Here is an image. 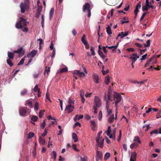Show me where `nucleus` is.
<instances>
[{
  "label": "nucleus",
  "mask_w": 161,
  "mask_h": 161,
  "mask_svg": "<svg viewBox=\"0 0 161 161\" xmlns=\"http://www.w3.org/2000/svg\"><path fill=\"white\" fill-rule=\"evenodd\" d=\"M112 93V90L110 88L108 89L107 94H105L104 96L105 100L106 101V109L107 112V117H109V115H110L112 113V109H109V101H112L111 100Z\"/></svg>",
  "instance_id": "nucleus-1"
},
{
  "label": "nucleus",
  "mask_w": 161,
  "mask_h": 161,
  "mask_svg": "<svg viewBox=\"0 0 161 161\" xmlns=\"http://www.w3.org/2000/svg\"><path fill=\"white\" fill-rule=\"evenodd\" d=\"M94 102L95 105L93 107V109L94 110V112L95 114H97V108H99L101 106V102L99 97L97 96L95 97Z\"/></svg>",
  "instance_id": "nucleus-2"
},
{
  "label": "nucleus",
  "mask_w": 161,
  "mask_h": 161,
  "mask_svg": "<svg viewBox=\"0 0 161 161\" xmlns=\"http://www.w3.org/2000/svg\"><path fill=\"white\" fill-rule=\"evenodd\" d=\"M21 12L22 13H24L26 10L29 8V3H26L25 1L24 3L22 2L20 5Z\"/></svg>",
  "instance_id": "nucleus-3"
},
{
  "label": "nucleus",
  "mask_w": 161,
  "mask_h": 161,
  "mask_svg": "<svg viewBox=\"0 0 161 161\" xmlns=\"http://www.w3.org/2000/svg\"><path fill=\"white\" fill-rule=\"evenodd\" d=\"M86 10L88 11V17H90L91 16V13L90 9V5L89 3H86L83 6V11L85 12Z\"/></svg>",
  "instance_id": "nucleus-4"
},
{
  "label": "nucleus",
  "mask_w": 161,
  "mask_h": 161,
  "mask_svg": "<svg viewBox=\"0 0 161 161\" xmlns=\"http://www.w3.org/2000/svg\"><path fill=\"white\" fill-rule=\"evenodd\" d=\"M113 98L115 101L120 103L121 101L122 97L120 94L117 93L116 92H114L113 95Z\"/></svg>",
  "instance_id": "nucleus-5"
},
{
  "label": "nucleus",
  "mask_w": 161,
  "mask_h": 161,
  "mask_svg": "<svg viewBox=\"0 0 161 161\" xmlns=\"http://www.w3.org/2000/svg\"><path fill=\"white\" fill-rule=\"evenodd\" d=\"M27 108L25 107L21 108L19 110V114L22 116H25L28 115L26 111Z\"/></svg>",
  "instance_id": "nucleus-6"
},
{
  "label": "nucleus",
  "mask_w": 161,
  "mask_h": 161,
  "mask_svg": "<svg viewBox=\"0 0 161 161\" xmlns=\"http://www.w3.org/2000/svg\"><path fill=\"white\" fill-rule=\"evenodd\" d=\"M117 111L115 114V118H114V115L113 114L111 115H109V117H108V121L109 123H112L113 122L114 119L115 120H116L117 119Z\"/></svg>",
  "instance_id": "nucleus-7"
},
{
  "label": "nucleus",
  "mask_w": 161,
  "mask_h": 161,
  "mask_svg": "<svg viewBox=\"0 0 161 161\" xmlns=\"http://www.w3.org/2000/svg\"><path fill=\"white\" fill-rule=\"evenodd\" d=\"M74 105H67L66 106L65 111H66L68 114L71 113L74 109Z\"/></svg>",
  "instance_id": "nucleus-8"
},
{
  "label": "nucleus",
  "mask_w": 161,
  "mask_h": 161,
  "mask_svg": "<svg viewBox=\"0 0 161 161\" xmlns=\"http://www.w3.org/2000/svg\"><path fill=\"white\" fill-rule=\"evenodd\" d=\"M103 154L101 152L97 151L96 152V161H99V160L102 159Z\"/></svg>",
  "instance_id": "nucleus-9"
},
{
  "label": "nucleus",
  "mask_w": 161,
  "mask_h": 161,
  "mask_svg": "<svg viewBox=\"0 0 161 161\" xmlns=\"http://www.w3.org/2000/svg\"><path fill=\"white\" fill-rule=\"evenodd\" d=\"M37 53V50H33L27 55V57H31L33 58L36 55Z\"/></svg>",
  "instance_id": "nucleus-10"
},
{
  "label": "nucleus",
  "mask_w": 161,
  "mask_h": 161,
  "mask_svg": "<svg viewBox=\"0 0 161 161\" xmlns=\"http://www.w3.org/2000/svg\"><path fill=\"white\" fill-rule=\"evenodd\" d=\"M136 152H134L131 153L130 161H135L136 159Z\"/></svg>",
  "instance_id": "nucleus-11"
},
{
  "label": "nucleus",
  "mask_w": 161,
  "mask_h": 161,
  "mask_svg": "<svg viewBox=\"0 0 161 161\" xmlns=\"http://www.w3.org/2000/svg\"><path fill=\"white\" fill-rule=\"evenodd\" d=\"M128 34V31L125 32H121V33H119L118 35V37L120 36V38H123V37L127 36Z\"/></svg>",
  "instance_id": "nucleus-12"
},
{
  "label": "nucleus",
  "mask_w": 161,
  "mask_h": 161,
  "mask_svg": "<svg viewBox=\"0 0 161 161\" xmlns=\"http://www.w3.org/2000/svg\"><path fill=\"white\" fill-rule=\"evenodd\" d=\"M42 9V7H38L37 9L36 13V17L38 18L39 16V15Z\"/></svg>",
  "instance_id": "nucleus-13"
},
{
  "label": "nucleus",
  "mask_w": 161,
  "mask_h": 161,
  "mask_svg": "<svg viewBox=\"0 0 161 161\" xmlns=\"http://www.w3.org/2000/svg\"><path fill=\"white\" fill-rule=\"evenodd\" d=\"M91 122L92 129L93 130H96L95 128L97 127V125L96 122L94 120H91Z\"/></svg>",
  "instance_id": "nucleus-14"
},
{
  "label": "nucleus",
  "mask_w": 161,
  "mask_h": 161,
  "mask_svg": "<svg viewBox=\"0 0 161 161\" xmlns=\"http://www.w3.org/2000/svg\"><path fill=\"white\" fill-rule=\"evenodd\" d=\"M80 96L81 97V101L82 103L83 104L85 102V99L84 97V92L82 91H80Z\"/></svg>",
  "instance_id": "nucleus-15"
},
{
  "label": "nucleus",
  "mask_w": 161,
  "mask_h": 161,
  "mask_svg": "<svg viewBox=\"0 0 161 161\" xmlns=\"http://www.w3.org/2000/svg\"><path fill=\"white\" fill-rule=\"evenodd\" d=\"M93 81L97 84L99 83V77L97 75L94 74L93 76Z\"/></svg>",
  "instance_id": "nucleus-16"
},
{
  "label": "nucleus",
  "mask_w": 161,
  "mask_h": 161,
  "mask_svg": "<svg viewBox=\"0 0 161 161\" xmlns=\"http://www.w3.org/2000/svg\"><path fill=\"white\" fill-rule=\"evenodd\" d=\"M20 22L23 24L24 26H26L29 22L26 21V20L22 18H20Z\"/></svg>",
  "instance_id": "nucleus-17"
},
{
  "label": "nucleus",
  "mask_w": 161,
  "mask_h": 161,
  "mask_svg": "<svg viewBox=\"0 0 161 161\" xmlns=\"http://www.w3.org/2000/svg\"><path fill=\"white\" fill-rule=\"evenodd\" d=\"M75 100L73 99L69 98L68 100V105H74L75 103Z\"/></svg>",
  "instance_id": "nucleus-18"
},
{
  "label": "nucleus",
  "mask_w": 161,
  "mask_h": 161,
  "mask_svg": "<svg viewBox=\"0 0 161 161\" xmlns=\"http://www.w3.org/2000/svg\"><path fill=\"white\" fill-rule=\"evenodd\" d=\"M86 37V35L84 34L81 39V42L85 45H86L87 44V42L85 40Z\"/></svg>",
  "instance_id": "nucleus-19"
},
{
  "label": "nucleus",
  "mask_w": 161,
  "mask_h": 161,
  "mask_svg": "<svg viewBox=\"0 0 161 161\" xmlns=\"http://www.w3.org/2000/svg\"><path fill=\"white\" fill-rule=\"evenodd\" d=\"M155 57V56H153L151 58L147 60L146 64L145 65V67H147V66L149 64L150 62L154 59Z\"/></svg>",
  "instance_id": "nucleus-20"
},
{
  "label": "nucleus",
  "mask_w": 161,
  "mask_h": 161,
  "mask_svg": "<svg viewBox=\"0 0 161 161\" xmlns=\"http://www.w3.org/2000/svg\"><path fill=\"white\" fill-rule=\"evenodd\" d=\"M8 56L9 58L8 59H13L14 57V53L10 52H8Z\"/></svg>",
  "instance_id": "nucleus-21"
},
{
  "label": "nucleus",
  "mask_w": 161,
  "mask_h": 161,
  "mask_svg": "<svg viewBox=\"0 0 161 161\" xmlns=\"http://www.w3.org/2000/svg\"><path fill=\"white\" fill-rule=\"evenodd\" d=\"M72 138L74 140V142H77L78 140L77 139V136L76 134L75 133H73L72 134Z\"/></svg>",
  "instance_id": "nucleus-22"
},
{
  "label": "nucleus",
  "mask_w": 161,
  "mask_h": 161,
  "mask_svg": "<svg viewBox=\"0 0 161 161\" xmlns=\"http://www.w3.org/2000/svg\"><path fill=\"white\" fill-rule=\"evenodd\" d=\"M54 12V9L53 8H52L50 12L49 13V17H50V19L51 20L52 18Z\"/></svg>",
  "instance_id": "nucleus-23"
},
{
  "label": "nucleus",
  "mask_w": 161,
  "mask_h": 161,
  "mask_svg": "<svg viewBox=\"0 0 161 161\" xmlns=\"http://www.w3.org/2000/svg\"><path fill=\"white\" fill-rule=\"evenodd\" d=\"M15 27L18 29H21L22 28V23L20 22V21L16 24Z\"/></svg>",
  "instance_id": "nucleus-24"
},
{
  "label": "nucleus",
  "mask_w": 161,
  "mask_h": 161,
  "mask_svg": "<svg viewBox=\"0 0 161 161\" xmlns=\"http://www.w3.org/2000/svg\"><path fill=\"white\" fill-rule=\"evenodd\" d=\"M39 142L40 144L44 145L45 143V140L41 137H39Z\"/></svg>",
  "instance_id": "nucleus-25"
},
{
  "label": "nucleus",
  "mask_w": 161,
  "mask_h": 161,
  "mask_svg": "<svg viewBox=\"0 0 161 161\" xmlns=\"http://www.w3.org/2000/svg\"><path fill=\"white\" fill-rule=\"evenodd\" d=\"M149 8V5H147L146 4L145 5L142 7V10L143 11H147Z\"/></svg>",
  "instance_id": "nucleus-26"
},
{
  "label": "nucleus",
  "mask_w": 161,
  "mask_h": 161,
  "mask_svg": "<svg viewBox=\"0 0 161 161\" xmlns=\"http://www.w3.org/2000/svg\"><path fill=\"white\" fill-rule=\"evenodd\" d=\"M98 54L103 59L105 57V56L103 54L102 51L101 50H98Z\"/></svg>",
  "instance_id": "nucleus-27"
},
{
  "label": "nucleus",
  "mask_w": 161,
  "mask_h": 161,
  "mask_svg": "<svg viewBox=\"0 0 161 161\" xmlns=\"http://www.w3.org/2000/svg\"><path fill=\"white\" fill-rule=\"evenodd\" d=\"M108 27L106 28L107 32L108 34L111 35L112 33L111 28L109 25H108Z\"/></svg>",
  "instance_id": "nucleus-28"
},
{
  "label": "nucleus",
  "mask_w": 161,
  "mask_h": 161,
  "mask_svg": "<svg viewBox=\"0 0 161 161\" xmlns=\"http://www.w3.org/2000/svg\"><path fill=\"white\" fill-rule=\"evenodd\" d=\"M11 60V59H7L6 61L7 64L9 65L10 67H12L14 65V64L12 63Z\"/></svg>",
  "instance_id": "nucleus-29"
},
{
  "label": "nucleus",
  "mask_w": 161,
  "mask_h": 161,
  "mask_svg": "<svg viewBox=\"0 0 161 161\" xmlns=\"http://www.w3.org/2000/svg\"><path fill=\"white\" fill-rule=\"evenodd\" d=\"M118 44L117 45L114 46H111L110 47L106 46V47L109 49H112V51H114L115 49H116L117 48Z\"/></svg>",
  "instance_id": "nucleus-30"
},
{
  "label": "nucleus",
  "mask_w": 161,
  "mask_h": 161,
  "mask_svg": "<svg viewBox=\"0 0 161 161\" xmlns=\"http://www.w3.org/2000/svg\"><path fill=\"white\" fill-rule=\"evenodd\" d=\"M19 51V55L20 56H22L25 53V50H23L22 47L20 48Z\"/></svg>",
  "instance_id": "nucleus-31"
},
{
  "label": "nucleus",
  "mask_w": 161,
  "mask_h": 161,
  "mask_svg": "<svg viewBox=\"0 0 161 161\" xmlns=\"http://www.w3.org/2000/svg\"><path fill=\"white\" fill-rule=\"evenodd\" d=\"M51 155L52 156V158H53L54 160H55L56 159L57 156L56 152L55 151H53L52 152Z\"/></svg>",
  "instance_id": "nucleus-32"
},
{
  "label": "nucleus",
  "mask_w": 161,
  "mask_h": 161,
  "mask_svg": "<svg viewBox=\"0 0 161 161\" xmlns=\"http://www.w3.org/2000/svg\"><path fill=\"white\" fill-rule=\"evenodd\" d=\"M110 82V79L109 76H108L105 78V84L108 85Z\"/></svg>",
  "instance_id": "nucleus-33"
},
{
  "label": "nucleus",
  "mask_w": 161,
  "mask_h": 161,
  "mask_svg": "<svg viewBox=\"0 0 161 161\" xmlns=\"http://www.w3.org/2000/svg\"><path fill=\"white\" fill-rule=\"evenodd\" d=\"M104 140V139H103L100 141L99 143H97L100 148H102L103 147Z\"/></svg>",
  "instance_id": "nucleus-34"
},
{
  "label": "nucleus",
  "mask_w": 161,
  "mask_h": 161,
  "mask_svg": "<svg viewBox=\"0 0 161 161\" xmlns=\"http://www.w3.org/2000/svg\"><path fill=\"white\" fill-rule=\"evenodd\" d=\"M134 141L135 142H137L139 144L141 143V141L140 140L138 136H136L134 137Z\"/></svg>",
  "instance_id": "nucleus-35"
},
{
  "label": "nucleus",
  "mask_w": 161,
  "mask_h": 161,
  "mask_svg": "<svg viewBox=\"0 0 161 161\" xmlns=\"http://www.w3.org/2000/svg\"><path fill=\"white\" fill-rule=\"evenodd\" d=\"M34 136V133L31 132H30L28 134V139H30L33 137Z\"/></svg>",
  "instance_id": "nucleus-36"
},
{
  "label": "nucleus",
  "mask_w": 161,
  "mask_h": 161,
  "mask_svg": "<svg viewBox=\"0 0 161 161\" xmlns=\"http://www.w3.org/2000/svg\"><path fill=\"white\" fill-rule=\"evenodd\" d=\"M110 155L109 153H106L104 155V160H107L110 157Z\"/></svg>",
  "instance_id": "nucleus-37"
},
{
  "label": "nucleus",
  "mask_w": 161,
  "mask_h": 161,
  "mask_svg": "<svg viewBox=\"0 0 161 161\" xmlns=\"http://www.w3.org/2000/svg\"><path fill=\"white\" fill-rule=\"evenodd\" d=\"M38 119V117L35 115H33L31 118V119L34 122L36 121Z\"/></svg>",
  "instance_id": "nucleus-38"
},
{
  "label": "nucleus",
  "mask_w": 161,
  "mask_h": 161,
  "mask_svg": "<svg viewBox=\"0 0 161 161\" xmlns=\"http://www.w3.org/2000/svg\"><path fill=\"white\" fill-rule=\"evenodd\" d=\"M46 125V121H45V119H44L43 120V122L42 124H41L40 127H41V129H43Z\"/></svg>",
  "instance_id": "nucleus-39"
},
{
  "label": "nucleus",
  "mask_w": 161,
  "mask_h": 161,
  "mask_svg": "<svg viewBox=\"0 0 161 161\" xmlns=\"http://www.w3.org/2000/svg\"><path fill=\"white\" fill-rule=\"evenodd\" d=\"M44 110H41L39 113V117L40 118H42L44 115Z\"/></svg>",
  "instance_id": "nucleus-40"
},
{
  "label": "nucleus",
  "mask_w": 161,
  "mask_h": 161,
  "mask_svg": "<svg viewBox=\"0 0 161 161\" xmlns=\"http://www.w3.org/2000/svg\"><path fill=\"white\" fill-rule=\"evenodd\" d=\"M150 41L149 40L147 42V44H146L145 43H144L143 45H144L145 47H149L150 46Z\"/></svg>",
  "instance_id": "nucleus-41"
},
{
  "label": "nucleus",
  "mask_w": 161,
  "mask_h": 161,
  "mask_svg": "<svg viewBox=\"0 0 161 161\" xmlns=\"http://www.w3.org/2000/svg\"><path fill=\"white\" fill-rule=\"evenodd\" d=\"M68 71V68L67 67H64L62 68L60 71V73L65 72Z\"/></svg>",
  "instance_id": "nucleus-42"
},
{
  "label": "nucleus",
  "mask_w": 161,
  "mask_h": 161,
  "mask_svg": "<svg viewBox=\"0 0 161 161\" xmlns=\"http://www.w3.org/2000/svg\"><path fill=\"white\" fill-rule=\"evenodd\" d=\"M27 91L26 89H24L23 90L21 91L20 92L21 95L22 96H24L27 93Z\"/></svg>",
  "instance_id": "nucleus-43"
},
{
  "label": "nucleus",
  "mask_w": 161,
  "mask_h": 161,
  "mask_svg": "<svg viewBox=\"0 0 161 161\" xmlns=\"http://www.w3.org/2000/svg\"><path fill=\"white\" fill-rule=\"evenodd\" d=\"M25 56L24 57H23V58H22L20 60V61L18 64V65H21L24 63V61H25Z\"/></svg>",
  "instance_id": "nucleus-44"
},
{
  "label": "nucleus",
  "mask_w": 161,
  "mask_h": 161,
  "mask_svg": "<svg viewBox=\"0 0 161 161\" xmlns=\"http://www.w3.org/2000/svg\"><path fill=\"white\" fill-rule=\"evenodd\" d=\"M104 68V66H103L102 69L103 70H102V73L103 75H105L109 72V70L108 69H107L106 71H105L103 70V69Z\"/></svg>",
  "instance_id": "nucleus-45"
},
{
  "label": "nucleus",
  "mask_w": 161,
  "mask_h": 161,
  "mask_svg": "<svg viewBox=\"0 0 161 161\" xmlns=\"http://www.w3.org/2000/svg\"><path fill=\"white\" fill-rule=\"evenodd\" d=\"M153 134H158V130L157 129L154 130L150 132V134L151 136Z\"/></svg>",
  "instance_id": "nucleus-46"
},
{
  "label": "nucleus",
  "mask_w": 161,
  "mask_h": 161,
  "mask_svg": "<svg viewBox=\"0 0 161 161\" xmlns=\"http://www.w3.org/2000/svg\"><path fill=\"white\" fill-rule=\"evenodd\" d=\"M111 132V126H109L108 127V129L107 131V134L108 135V134H110Z\"/></svg>",
  "instance_id": "nucleus-47"
},
{
  "label": "nucleus",
  "mask_w": 161,
  "mask_h": 161,
  "mask_svg": "<svg viewBox=\"0 0 161 161\" xmlns=\"http://www.w3.org/2000/svg\"><path fill=\"white\" fill-rule=\"evenodd\" d=\"M138 144L137 143H134L132 144H131L130 146V147L131 149H132L134 148L135 146L137 147L138 146Z\"/></svg>",
  "instance_id": "nucleus-48"
},
{
  "label": "nucleus",
  "mask_w": 161,
  "mask_h": 161,
  "mask_svg": "<svg viewBox=\"0 0 161 161\" xmlns=\"http://www.w3.org/2000/svg\"><path fill=\"white\" fill-rule=\"evenodd\" d=\"M139 11L138 8L137 7H136L134 11V13L135 14V18H136L137 15V13Z\"/></svg>",
  "instance_id": "nucleus-49"
},
{
  "label": "nucleus",
  "mask_w": 161,
  "mask_h": 161,
  "mask_svg": "<svg viewBox=\"0 0 161 161\" xmlns=\"http://www.w3.org/2000/svg\"><path fill=\"white\" fill-rule=\"evenodd\" d=\"M50 67H46V69L44 71V74H45L46 73L48 74L50 71Z\"/></svg>",
  "instance_id": "nucleus-50"
},
{
  "label": "nucleus",
  "mask_w": 161,
  "mask_h": 161,
  "mask_svg": "<svg viewBox=\"0 0 161 161\" xmlns=\"http://www.w3.org/2000/svg\"><path fill=\"white\" fill-rule=\"evenodd\" d=\"M39 104L38 103L36 102L35 104L34 109L35 111H37L38 109Z\"/></svg>",
  "instance_id": "nucleus-51"
},
{
  "label": "nucleus",
  "mask_w": 161,
  "mask_h": 161,
  "mask_svg": "<svg viewBox=\"0 0 161 161\" xmlns=\"http://www.w3.org/2000/svg\"><path fill=\"white\" fill-rule=\"evenodd\" d=\"M129 58L131 59V61H133V62H135L137 60L136 58V57H133L132 56H130Z\"/></svg>",
  "instance_id": "nucleus-52"
},
{
  "label": "nucleus",
  "mask_w": 161,
  "mask_h": 161,
  "mask_svg": "<svg viewBox=\"0 0 161 161\" xmlns=\"http://www.w3.org/2000/svg\"><path fill=\"white\" fill-rule=\"evenodd\" d=\"M147 80H143V81H141L140 82L136 81V83L140 84L141 85L142 84H144L145 83L147 82Z\"/></svg>",
  "instance_id": "nucleus-53"
},
{
  "label": "nucleus",
  "mask_w": 161,
  "mask_h": 161,
  "mask_svg": "<svg viewBox=\"0 0 161 161\" xmlns=\"http://www.w3.org/2000/svg\"><path fill=\"white\" fill-rule=\"evenodd\" d=\"M38 40L39 41V48L40 49L41 45L43 44V40L41 38H39Z\"/></svg>",
  "instance_id": "nucleus-54"
},
{
  "label": "nucleus",
  "mask_w": 161,
  "mask_h": 161,
  "mask_svg": "<svg viewBox=\"0 0 161 161\" xmlns=\"http://www.w3.org/2000/svg\"><path fill=\"white\" fill-rule=\"evenodd\" d=\"M58 100H59L60 102V106L61 107V110H63V101L61 100L60 99H58Z\"/></svg>",
  "instance_id": "nucleus-55"
},
{
  "label": "nucleus",
  "mask_w": 161,
  "mask_h": 161,
  "mask_svg": "<svg viewBox=\"0 0 161 161\" xmlns=\"http://www.w3.org/2000/svg\"><path fill=\"white\" fill-rule=\"evenodd\" d=\"M90 50L92 51V54H91L92 55H95V53L94 52V48L92 47H91Z\"/></svg>",
  "instance_id": "nucleus-56"
},
{
  "label": "nucleus",
  "mask_w": 161,
  "mask_h": 161,
  "mask_svg": "<svg viewBox=\"0 0 161 161\" xmlns=\"http://www.w3.org/2000/svg\"><path fill=\"white\" fill-rule=\"evenodd\" d=\"M75 116L77 117L78 120H79L80 119L83 118V115H81L80 116H78V115L76 114L75 115Z\"/></svg>",
  "instance_id": "nucleus-57"
},
{
  "label": "nucleus",
  "mask_w": 161,
  "mask_h": 161,
  "mask_svg": "<svg viewBox=\"0 0 161 161\" xmlns=\"http://www.w3.org/2000/svg\"><path fill=\"white\" fill-rule=\"evenodd\" d=\"M150 124H148L147 125L143 126V128H144L145 127H147V129L145 130V131H147L151 127L149 126Z\"/></svg>",
  "instance_id": "nucleus-58"
},
{
  "label": "nucleus",
  "mask_w": 161,
  "mask_h": 161,
  "mask_svg": "<svg viewBox=\"0 0 161 161\" xmlns=\"http://www.w3.org/2000/svg\"><path fill=\"white\" fill-rule=\"evenodd\" d=\"M27 104L28 106L30 108L32 107V103L31 101H29L27 103Z\"/></svg>",
  "instance_id": "nucleus-59"
},
{
  "label": "nucleus",
  "mask_w": 161,
  "mask_h": 161,
  "mask_svg": "<svg viewBox=\"0 0 161 161\" xmlns=\"http://www.w3.org/2000/svg\"><path fill=\"white\" fill-rule=\"evenodd\" d=\"M102 112L101 111H99L98 116V119L99 120H101L102 118Z\"/></svg>",
  "instance_id": "nucleus-60"
},
{
  "label": "nucleus",
  "mask_w": 161,
  "mask_h": 161,
  "mask_svg": "<svg viewBox=\"0 0 161 161\" xmlns=\"http://www.w3.org/2000/svg\"><path fill=\"white\" fill-rule=\"evenodd\" d=\"M79 76L80 77L84 78L85 76V75L83 72H80L79 74Z\"/></svg>",
  "instance_id": "nucleus-61"
},
{
  "label": "nucleus",
  "mask_w": 161,
  "mask_h": 161,
  "mask_svg": "<svg viewBox=\"0 0 161 161\" xmlns=\"http://www.w3.org/2000/svg\"><path fill=\"white\" fill-rule=\"evenodd\" d=\"M47 133V130L45 128V129L44 132L42 134V136L43 137H44V136H45V135H46Z\"/></svg>",
  "instance_id": "nucleus-62"
},
{
  "label": "nucleus",
  "mask_w": 161,
  "mask_h": 161,
  "mask_svg": "<svg viewBox=\"0 0 161 161\" xmlns=\"http://www.w3.org/2000/svg\"><path fill=\"white\" fill-rule=\"evenodd\" d=\"M146 14H147V13L145 12V13H144L142 14V16L141 17L140 19V21H142L143 19L145 17Z\"/></svg>",
  "instance_id": "nucleus-63"
},
{
  "label": "nucleus",
  "mask_w": 161,
  "mask_h": 161,
  "mask_svg": "<svg viewBox=\"0 0 161 161\" xmlns=\"http://www.w3.org/2000/svg\"><path fill=\"white\" fill-rule=\"evenodd\" d=\"M101 137L97 136V138H96V141L97 143H99V142L101 140Z\"/></svg>",
  "instance_id": "nucleus-64"
}]
</instances>
